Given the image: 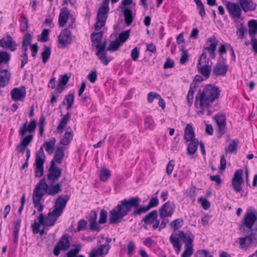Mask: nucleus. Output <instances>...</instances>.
<instances>
[{"instance_id": "obj_1", "label": "nucleus", "mask_w": 257, "mask_h": 257, "mask_svg": "<svg viewBox=\"0 0 257 257\" xmlns=\"http://www.w3.org/2000/svg\"><path fill=\"white\" fill-rule=\"evenodd\" d=\"M141 199L139 197H133L128 199H124L109 211V223L118 224L122 222L123 218L131 211L133 208H139Z\"/></svg>"}, {"instance_id": "obj_2", "label": "nucleus", "mask_w": 257, "mask_h": 257, "mask_svg": "<svg viewBox=\"0 0 257 257\" xmlns=\"http://www.w3.org/2000/svg\"><path fill=\"white\" fill-rule=\"evenodd\" d=\"M220 92V90L218 87L211 84L206 85L198 96L196 97V100L199 101L201 109H207L208 116L212 113L210 110L211 104L218 98Z\"/></svg>"}, {"instance_id": "obj_3", "label": "nucleus", "mask_w": 257, "mask_h": 257, "mask_svg": "<svg viewBox=\"0 0 257 257\" xmlns=\"http://www.w3.org/2000/svg\"><path fill=\"white\" fill-rule=\"evenodd\" d=\"M253 225L257 230V211L248 209L239 225V229L243 232H245V228L251 229Z\"/></svg>"}, {"instance_id": "obj_4", "label": "nucleus", "mask_w": 257, "mask_h": 257, "mask_svg": "<svg viewBox=\"0 0 257 257\" xmlns=\"http://www.w3.org/2000/svg\"><path fill=\"white\" fill-rule=\"evenodd\" d=\"M62 214H59L57 212H54L53 210L51 212H49L46 217L44 218L43 213H41L38 217L39 222L41 225L45 226H53L58 217L61 215Z\"/></svg>"}, {"instance_id": "obj_5", "label": "nucleus", "mask_w": 257, "mask_h": 257, "mask_svg": "<svg viewBox=\"0 0 257 257\" xmlns=\"http://www.w3.org/2000/svg\"><path fill=\"white\" fill-rule=\"evenodd\" d=\"M48 184L45 178L42 179L36 185L33 194V198H36L37 201L42 199L43 196L45 194L48 195Z\"/></svg>"}, {"instance_id": "obj_6", "label": "nucleus", "mask_w": 257, "mask_h": 257, "mask_svg": "<svg viewBox=\"0 0 257 257\" xmlns=\"http://www.w3.org/2000/svg\"><path fill=\"white\" fill-rule=\"evenodd\" d=\"M61 174L62 169L55 165L54 160H52L47 175L48 182L56 183L61 177Z\"/></svg>"}, {"instance_id": "obj_7", "label": "nucleus", "mask_w": 257, "mask_h": 257, "mask_svg": "<svg viewBox=\"0 0 257 257\" xmlns=\"http://www.w3.org/2000/svg\"><path fill=\"white\" fill-rule=\"evenodd\" d=\"M70 247L69 235L65 234L60 238L53 250L54 254L57 256L60 254V250L65 251Z\"/></svg>"}, {"instance_id": "obj_8", "label": "nucleus", "mask_w": 257, "mask_h": 257, "mask_svg": "<svg viewBox=\"0 0 257 257\" xmlns=\"http://www.w3.org/2000/svg\"><path fill=\"white\" fill-rule=\"evenodd\" d=\"M158 211L154 210L147 214L142 220L146 225H152V228L155 230L160 224V220L158 219Z\"/></svg>"}, {"instance_id": "obj_9", "label": "nucleus", "mask_w": 257, "mask_h": 257, "mask_svg": "<svg viewBox=\"0 0 257 257\" xmlns=\"http://www.w3.org/2000/svg\"><path fill=\"white\" fill-rule=\"evenodd\" d=\"M242 174V170H237L235 172L234 176L232 179V186L234 191L236 193H240L242 190V184L244 182Z\"/></svg>"}, {"instance_id": "obj_10", "label": "nucleus", "mask_w": 257, "mask_h": 257, "mask_svg": "<svg viewBox=\"0 0 257 257\" xmlns=\"http://www.w3.org/2000/svg\"><path fill=\"white\" fill-rule=\"evenodd\" d=\"M72 42L71 32L67 29L63 30L58 36V47L64 48Z\"/></svg>"}, {"instance_id": "obj_11", "label": "nucleus", "mask_w": 257, "mask_h": 257, "mask_svg": "<svg viewBox=\"0 0 257 257\" xmlns=\"http://www.w3.org/2000/svg\"><path fill=\"white\" fill-rule=\"evenodd\" d=\"M159 204V200L157 197H153L151 199L148 204L147 206L139 207L135 209L132 215L134 216L141 215L143 213H145L152 208L157 206Z\"/></svg>"}, {"instance_id": "obj_12", "label": "nucleus", "mask_w": 257, "mask_h": 257, "mask_svg": "<svg viewBox=\"0 0 257 257\" xmlns=\"http://www.w3.org/2000/svg\"><path fill=\"white\" fill-rule=\"evenodd\" d=\"M69 199V196L68 195L59 196L56 200L54 212H57L59 214H62Z\"/></svg>"}, {"instance_id": "obj_13", "label": "nucleus", "mask_w": 257, "mask_h": 257, "mask_svg": "<svg viewBox=\"0 0 257 257\" xmlns=\"http://www.w3.org/2000/svg\"><path fill=\"white\" fill-rule=\"evenodd\" d=\"M108 12L99 9L96 17V22L95 25V29L98 31L105 25L107 18Z\"/></svg>"}, {"instance_id": "obj_14", "label": "nucleus", "mask_w": 257, "mask_h": 257, "mask_svg": "<svg viewBox=\"0 0 257 257\" xmlns=\"http://www.w3.org/2000/svg\"><path fill=\"white\" fill-rule=\"evenodd\" d=\"M11 96L14 101H23L26 96L25 87L22 86L13 88L11 91Z\"/></svg>"}, {"instance_id": "obj_15", "label": "nucleus", "mask_w": 257, "mask_h": 257, "mask_svg": "<svg viewBox=\"0 0 257 257\" xmlns=\"http://www.w3.org/2000/svg\"><path fill=\"white\" fill-rule=\"evenodd\" d=\"M226 6V9L232 18L237 19L240 18L241 10L238 4L228 2Z\"/></svg>"}, {"instance_id": "obj_16", "label": "nucleus", "mask_w": 257, "mask_h": 257, "mask_svg": "<svg viewBox=\"0 0 257 257\" xmlns=\"http://www.w3.org/2000/svg\"><path fill=\"white\" fill-rule=\"evenodd\" d=\"M0 46L4 48L10 49L12 51H14L17 49L16 42L10 35L3 37L0 40Z\"/></svg>"}, {"instance_id": "obj_17", "label": "nucleus", "mask_w": 257, "mask_h": 257, "mask_svg": "<svg viewBox=\"0 0 257 257\" xmlns=\"http://www.w3.org/2000/svg\"><path fill=\"white\" fill-rule=\"evenodd\" d=\"M228 66L224 63L217 62L215 65L212 75L215 76H224L227 71Z\"/></svg>"}, {"instance_id": "obj_18", "label": "nucleus", "mask_w": 257, "mask_h": 257, "mask_svg": "<svg viewBox=\"0 0 257 257\" xmlns=\"http://www.w3.org/2000/svg\"><path fill=\"white\" fill-rule=\"evenodd\" d=\"M62 182L63 180L60 182H48V195L54 196L61 193L62 191Z\"/></svg>"}, {"instance_id": "obj_19", "label": "nucleus", "mask_w": 257, "mask_h": 257, "mask_svg": "<svg viewBox=\"0 0 257 257\" xmlns=\"http://www.w3.org/2000/svg\"><path fill=\"white\" fill-rule=\"evenodd\" d=\"M214 119L218 126V134L221 137L225 133L226 128V118L223 114H217L214 117Z\"/></svg>"}, {"instance_id": "obj_20", "label": "nucleus", "mask_w": 257, "mask_h": 257, "mask_svg": "<svg viewBox=\"0 0 257 257\" xmlns=\"http://www.w3.org/2000/svg\"><path fill=\"white\" fill-rule=\"evenodd\" d=\"M207 41L209 42L210 44L204 49L208 52L210 57L214 59L215 58V50L218 43V41L214 36H212L208 39Z\"/></svg>"}, {"instance_id": "obj_21", "label": "nucleus", "mask_w": 257, "mask_h": 257, "mask_svg": "<svg viewBox=\"0 0 257 257\" xmlns=\"http://www.w3.org/2000/svg\"><path fill=\"white\" fill-rule=\"evenodd\" d=\"M36 127V121L35 120H32L29 124L27 125V122L23 123L22 126L20 128L19 134L21 136L25 135L27 132L32 133L35 132Z\"/></svg>"}, {"instance_id": "obj_22", "label": "nucleus", "mask_w": 257, "mask_h": 257, "mask_svg": "<svg viewBox=\"0 0 257 257\" xmlns=\"http://www.w3.org/2000/svg\"><path fill=\"white\" fill-rule=\"evenodd\" d=\"M70 15V11L66 7L62 8L60 10L58 20L60 27H63L66 25Z\"/></svg>"}, {"instance_id": "obj_23", "label": "nucleus", "mask_w": 257, "mask_h": 257, "mask_svg": "<svg viewBox=\"0 0 257 257\" xmlns=\"http://www.w3.org/2000/svg\"><path fill=\"white\" fill-rule=\"evenodd\" d=\"M174 204L168 201L159 209V213H162L163 214L171 216L174 213Z\"/></svg>"}, {"instance_id": "obj_24", "label": "nucleus", "mask_w": 257, "mask_h": 257, "mask_svg": "<svg viewBox=\"0 0 257 257\" xmlns=\"http://www.w3.org/2000/svg\"><path fill=\"white\" fill-rule=\"evenodd\" d=\"M11 73L7 69L0 68V86L4 87L9 82Z\"/></svg>"}, {"instance_id": "obj_25", "label": "nucleus", "mask_w": 257, "mask_h": 257, "mask_svg": "<svg viewBox=\"0 0 257 257\" xmlns=\"http://www.w3.org/2000/svg\"><path fill=\"white\" fill-rule=\"evenodd\" d=\"M73 138V133L70 127H67L66 131L60 143L64 146L68 145Z\"/></svg>"}, {"instance_id": "obj_26", "label": "nucleus", "mask_w": 257, "mask_h": 257, "mask_svg": "<svg viewBox=\"0 0 257 257\" xmlns=\"http://www.w3.org/2000/svg\"><path fill=\"white\" fill-rule=\"evenodd\" d=\"M240 5L242 10L246 12L255 9L256 5L251 0H240Z\"/></svg>"}, {"instance_id": "obj_27", "label": "nucleus", "mask_w": 257, "mask_h": 257, "mask_svg": "<svg viewBox=\"0 0 257 257\" xmlns=\"http://www.w3.org/2000/svg\"><path fill=\"white\" fill-rule=\"evenodd\" d=\"M121 10L123 13L124 22L127 26H130L133 22L134 18L132 10L124 7H121Z\"/></svg>"}, {"instance_id": "obj_28", "label": "nucleus", "mask_w": 257, "mask_h": 257, "mask_svg": "<svg viewBox=\"0 0 257 257\" xmlns=\"http://www.w3.org/2000/svg\"><path fill=\"white\" fill-rule=\"evenodd\" d=\"M184 138L187 141H191L195 138V134L192 126L190 124H187L184 131Z\"/></svg>"}, {"instance_id": "obj_29", "label": "nucleus", "mask_w": 257, "mask_h": 257, "mask_svg": "<svg viewBox=\"0 0 257 257\" xmlns=\"http://www.w3.org/2000/svg\"><path fill=\"white\" fill-rule=\"evenodd\" d=\"M44 161H42L39 159L35 162L36 168L35 169V176L36 177H41L44 173Z\"/></svg>"}, {"instance_id": "obj_30", "label": "nucleus", "mask_w": 257, "mask_h": 257, "mask_svg": "<svg viewBox=\"0 0 257 257\" xmlns=\"http://www.w3.org/2000/svg\"><path fill=\"white\" fill-rule=\"evenodd\" d=\"M71 117L70 113L68 112L61 119L59 124L57 127V131L58 133L62 134L64 127L67 124L68 120Z\"/></svg>"}, {"instance_id": "obj_31", "label": "nucleus", "mask_w": 257, "mask_h": 257, "mask_svg": "<svg viewBox=\"0 0 257 257\" xmlns=\"http://www.w3.org/2000/svg\"><path fill=\"white\" fill-rule=\"evenodd\" d=\"M56 142V139L52 137L48 142H46L43 144V147H45L46 152L49 154H51L53 153Z\"/></svg>"}, {"instance_id": "obj_32", "label": "nucleus", "mask_w": 257, "mask_h": 257, "mask_svg": "<svg viewBox=\"0 0 257 257\" xmlns=\"http://www.w3.org/2000/svg\"><path fill=\"white\" fill-rule=\"evenodd\" d=\"M64 157V150L63 147H60L56 150L54 158V163L57 162L58 164L62 163V160Z\"/></svg>"}, {"instance_id": "obj_33", "label": "nucleus", "mask_w": 257, "mask_h": 257, "mask_svg": "<svg viewBox=\"0 0 257 257\" xmlns=\"http://www.w3.org/2000/svg\"><path fill=\"white\" fill-rule=\"evenodd\" d=\"M199 73L206 78L210 76L211 68L209 65H203L197 66Z\"/></svg>"}, {"instance_id": "obj_34", "label": "nucleus", "mask_w": 257, "mask_h": 257, "mask_svg": "<svg viewBox=\"0 0 257 257\" xmlns=\"http://www.w3.org/2000/svg\"><path fill=\"white\" fill-rule=\"evenodd\" d=\"M170 241L172 243L174 248L175 249L177 253H179L181 249V244L178 238L172 234L170 237Z\"/></svg>"}, {"instance_id": "obj_35", "label": "nucleus", "mask_w": 257, "mask_h": 257, "mask_svg": "<svg viewBox=\"0 0 257 257\" xmlns=\"http://www.w3.org/2000/svg\"><path fill=\"white\" fill-rule=\"evenodd\" d=\"M190 142L188 146L187 153L189 155H193L197 150L199 142L198 139H194Z\"/></svg>"}, {"instance_id": "obj_36", "label": "nucleus", "mask_w": 257, "mask_h": 257, "mask_svg": "<svg viewBox=\"0 0 257 257\" xmlns=\"http://www.w3.org/2000/svg\"><path fill=\"white\" fill-rule=\"evenodd\" d=\"M196 88V86L193 82L190 84V89L187 96V102L191 106L193 101V95Z\"/></svg>"}, {"instance_id": "obj_37", "label": "nucleus", "mask_w": 257, "mask_h": 257, "mask_svg": "<svg viewBox=\"0 0 257 257\" xmlns=\"http://www.w3.org/2000/svg\"><path fill=\"white\" fill-rule=\"evenodd\" d=\"M248 26L249 27L248 33L251 37H253L257 33V21L250 20L248 23Z\"/></svg>"}, {"instance_id": "obj_38", "label": "nucleus", "mask_w": 257, "mask_h": 257, "mask_svg": "<svg viewBox=\"0 0 257 257\" xmlns=\"http://www.w3.org/2000/svg\"><path fill=\"white\" fill-rule=\"evenodd\" d=\"M178 236L184 242L185 245H193V238L190 236H187L183 231H179Z\"/></svg>"}, {"instance_id": "obj_39", "label": "nucleus", "mask_w": 257, "mask_h": 257, "mask_svg": "<svg viewBox=\"0 0 257 257\" xmlns=\"http://www.w3.org/2000/svg\"><path fill=\"white\" fill-rule=\"evenodd\" d=\"M74 100V96L73 93H69L66 95L62 104L67 105V109L69 110L72 106Z\"/></svg>"}, {"instance_id": "obj_40", "label": "nucleus", "mask_w": 257, "mask_h": 257, "mask_svg": "<svg viewBox=\"0 0 257 257\" xmlns=\"http://www.w3.org/2000/svg\"><path fill=\"white\" fill-rule=\"evenodd\" d=\"M21 220L20 219H17L15 222L14 228V242L17 244L18 242L19 232L21 226Z\"/></svg>"}, {"instance_id": "obj_41", "label": "nucleus", "mask_w": 257, "mask_h": 257, "mask_svg": "<svg viewBox=\"0 0 257 257\" xmlns=\"http://www.w3.org/2000/svg\"><path fill=\"white\" fill-rule=\"evenodd\" d=\"M11 55L10 54L6 51L0 52V66L3 64H7L8 65L9 62L10 60Z\"/></svg>"}, {"instance_id": "obj_42", "label": "nucleus", "mask_w": 257, "mask_h": 257, "mask_svg": "<svg viewBox=\"0 0 257 257\" xmlns=\"http://www.w3.org/2000/svg\"><path fill=\"white\" fill-rule=\"evenodd\" d=\"M110 248V246L109 244H102L95 249L98 253L99 255L103 257L108 253Z\"/></svg>"}, {"instance_id": "obj_43", "label": "nucleus", "mask_w": 257, "mask_h": 257, "mask_svg": "<svg viewBox=\"0 0 257 257\" xmlns=\"http://www.w3.org/2000/svg\"><path fill=\"white\" fill-rule=\"evenodd\" d=\"M102 32L93 33L91 34V38L93 43L92 46L97 45V44L100 43L102 38Z\"/></svg>"}, {"instance_id": "obj_44", "label": "nucleus", "mask_w": 257, "mask_h": 257, "mask_svg": "<svg viewBox=\"0 0 257 257\" xmlns=\"http://www.w3.org/2000/svg\"><path fill=\"white\" fill-rule=\"evenodd\" d=\"M122 44L119 42L118 39L116 38L114 41L110 42L109 46L107 48H106V51L109 50L111 52L115 51L119 49V47Z\"/></svg>"}, {"instance_id": "obj_45", "label": "nucleus", "mask_w": 257, "mask_h": 257, "mask_svg": "<svg viewBox=\"0 0 257 257\" xmlns=\"http://www.w3.org/2000/svg\"><path fill=\"white\" fill-rule=\"evenodd\" d=\"M110 176V172L106 168H102L99 172L100 179L102 181H106Z\"/></svg>"}, {"instance_id": "obj_46", "label": "nucleus", "mask_w": 257, "mask_h": 257, "mask_svg": "<svg viewBox=\"0 0 257 257\" xmlns=\"http://www.w3.org/2000/svg\"><path fill=\"white\" fill-rule=\"evenodd\" d=\"M159 217L161 219V222L159 224V230H161L162 229H163L166 227V225L169 222V220L167 218L168 217H170V216H168L165 214H163L162 213H159Z\"/></svg>"}, {"instance_id": "obj_47", "label": "nucleus", "mask_w": 257, "mask_h": 257, "mask_svg": "<svg viewBox=\"0 0 257 257\" xmlns=\"http://www.w3.org/2000/svg\"><path fill=\"white\" fill-rule=\"evenodd\" d=\"M51 53V50L50 47L45 46V50L42 53V58L43 63H45L47 62L50 58Z\"/></svg>"}, {"instance_id": "obj_48", "label": "nucleus", "mask_w": 257, "mask_h": 257, "mask_svg": "<svg viewBox=\"0 0 257 257\" xmlns=\"http://www.w3.org/2000/svg\"><path fill=\"white\" fill-rule=\"evenodd\" d=\"M130 33V30H125L119 34L117 39L121 44L126 42V41L128 39Z\"/></svg>"}, {"instance_id": "obj_49", "label": "nucleus", "mask_w": 257, "mask_h": 257, "mask_svg": "<svg viewBox=\"0 0 257 257\" xmlns=\"http://www.w3.org/2000/svg\"><path fill=\"white\" fill-rule=\"evenodd\" d=\"M181 51L182 52V54L180 59V63L181 64H184L189 60V54L188 51L183 48L181 49Z\"/></svg>"}, {"instance_id": "obj_50", "label": "nucleus", "mask_w": 257, "mask_h": 257, "mask_svg": "<svg viewBox=\"0 0 257 257\" xmlns=\"http://www.w3.org/2000/svg\"><path fill=\"white\" fill-rule=\"evenodd\" d=\"M40 224H41L40 222L38 223L36 220H35L34 223L32 225V230L34 234L38 233L39 232L41 235L44 234V229L40 230Z\"/></svg>"}, {"instance_id": "obj_51", "label": "nucleus", "mask_w": 257, "mask_h": 257, "mask_svg": "<svg viewBox=\"0 0 257 257\" xmlns=\"http://www.w3.org/2000/svg\"><path fill=\"white\" fill-rule=\"evenodd\" d=\"M183 222L182 219H176L170 223V226L174 231H176L182 226Z\"/></svg>"}, {"instance_id": "obj_52", "label": "nucleus", "mask_w": 257, "mask_h": 257, "mask_svg": "<svg viewBox=\"0 0 257 257\" xmlns=\"http://www.w3.org/2000/svg\"><path fill=\"white\" fill-rule=\"evenodd\" d=\"M185 248L181 257H190L193 253V245H185Z\"/></svg>"}, {"instance_id": "obj_53", "label": "nucleus", "mask_w": 257, "mask_h": 257, "mask_svg": "<svg viewBox=\"0 0 257 257\" xmlns=\"http://www.w3.org/2000/svg\"><path fill=\"white\" fill-rule=\"evenodd\" d=\"M203 65H209V59L207 58V55L205 52L203 53L200 56L197 66Z\"/></svg>"}, {"instance_id": "obj_54", "label": "nucleus", "mask_w": 257, "mask_h": 257, "mask_svg": "<svg viewBox=\"0 0 257 257\" xmlns=\"http://www.w3.org/2000/svg\"><path fill=\"white\" fill-rule=\"evenodd\" d=\"M246 31V27L243 24H240V25L237 27V30L236 31V34L238 36V37L240 39H243Z\"/></svg>"}, {"instance_id": "obj_55", "label": "nucleus", "mask_w": 257, "mask_h": 257, "mask_svg": "<svg viewBox=\"0 0 257 257\" xmlns=\"http://www.w3.org/2000/svg\"><path fill=\"white\" fill-rule=\"evenodd\" d=\"M97 56L99 57L100 61L102 62V63L105 65H107L111 60L110 59H109L107 57V54L105 52H104V51L102 52H100L99 53V55Z\"/></svg>"}, {"instance_id": "obj_56", "label": "nucleus", "mask_w": 257, "mask_h": 257, "mask_svg": "<svg viewBox=\"0 0 257 257\" xmlns=\"http://www.w3.org/2000/svg\"><path fill=\"white\" fill-rule=\"evenodd\" d=\"M107 218V212L106 210L103 209L100 211V217L98 220L99 224H104L106 222Z\"/></svg>"}, {"instance_id": "obj_57", "label": "nucleus", "mask_w": 257, "mask_h": 257, "mask_svg": "<svg viewBox=\"0 0 257 257\" xmlns=\"http://www.w3.org/2000/svg\"><path fill=\"white\" fill-rule=\"evenodd\" d=\"M237 143L235 142V141H232L231 143L228 145L227 149H226V154L227 152H229L230 153H232L233 152H236L237 150Z\"/></svg>"}, {"instance_id": "obj_58", "label": "nucleus", "mask_w": 257, "mask_h": 257, "mask_svg": "<svg viewBox=\"0 0 257 257\" xmlns=\"http://www.w3.org/2000/svg\"><path fill=\"white\" fill-rule=\"evenodd\" d=\"M22 18L23 20L21 23V31L24 32L28 30L29 27V23L28 20L25 15H23Z\"/></svg>"}, {"instance_id": "obj_59", "label": "nucleus", "mask_w": 257, "mask_h": 257, "mask_svg": "<svg viewBox=\"0 0 257 257\" xmlns=\"http://www.w3.org/2000/svg\"><path fill=\"white\" fill-rule=\"evenodd\" d=\"M106 41L105 40L101 44L98 43L97 45H95L94 46L97 49V51L96 53V55H99V53L100 52H102L104 51L105 50H106Z\"/></svg>"}, {"instance_id": "obj_60", "label": "nucleus", "mask_w": 257, "mask_h": 257, "mask_svg": "<svg viewBox=\"0 0 257 257\" xmlns=\"http://www.w3.org/2000/svg\"><path fill=\"white\" fill-rule=\"evenodd\" d=\"M81 250L80 246H77L75 248L71 249L67 253V257H76L77 254Z\"/></svg>"}, {"instance_id": "obj_61", "label": "nucleus", "mask_w": 257, "mask_h": 257, "mask_svg": "<svg viewBox=\"0 0 257 257\" xmlns=\"http://www.w3.org/2000/svg\"><path fill=\"white\" fill-rule=\"evenodd\" d=\"M199 201L200 202L202 207L204 209L207 210L210 208V203L207 199L203 197H200L199 199Z\"/></svg>"}, {"instance_id": "obj_62", "label": "nucleus", "mask_w": 257, "mask_h": 257, "mask_svg": "<svg viewBox=\"0 0 257 257\" xmlns=\"http://www.w3.org/2000/svg\"><path fill=\"white\" fill-rule=\"evenodd\" d=\"M33 139V135H29L26 136L22 141H21V143L24 146L27 147L32 141Z\"/></svg>"}, {"instance_id": "obj_63", "label": "nucleus", "mask_w": 257, "mask_h": 257, "mask_svg": "<svg viewBox=\"0 0 257 257\" xmlns=\"http://www.w3.org/2000/svg\"><path fill=\"white\" fill-rule=\"evenodd\" d=\"M32 37L30 33H27L25 34L24 37L22 44L26 45H31Z\"/></svg>"}, {"instance_id": "obj_64", "label": "nucleus", "mask_w": 257, "mask_h": 257, "mask_svg": "<svg viewBox=\"0 0 257 257\" xmlns=\"http://www.w3.org/2000/svg\"><path fill=\"white\" fill-rule=\"evenodd\" d=\"M69 77L67 75H61L58 80V84L64 86L68 82Z\"/></svg>"}]
</instances>
